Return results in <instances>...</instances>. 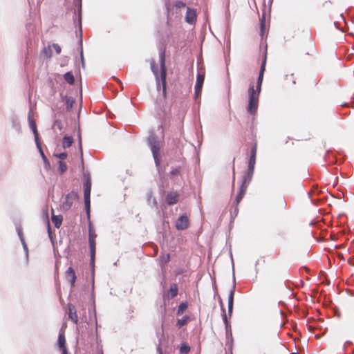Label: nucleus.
Here are the masks:
<instances>
[{
	"instance_id": "nucleus-1",
	"label": "nucleus",
	"mask_w": 354,
	"mask_h": 354,
	"mask_svg": "<svg viewBox=\"0 0 354 354\" xmlns=\"http://www.w3.org/2000/svg\"><path fill=\"white\" fill-rule=\"evenodd\" d=\"M266 55H265L264 59L261 65L256 89H254V86L253 84L250 85L248 89L249 102L248 105V111L252 115L256 113L258 109L259 97L261 90V85L263 82L264 72L266 70Z\"/></svg>"
},
{
	"instance_id": "nucleus-2",
	"label": "nucleus",
	"mask_w": 354,
	"mask_h": 354,
	"mask_svg": "<svg viewBox=\"0 0 354 354\" xmlns=\"http://www.w3.org/2000/svg\"><path fill=\"white\" fill-rule=\"evenodd\" d=\"M96 237H97V234L95 232L93 224L91 223V222H89V223H88V243H89L91 261H94V259H95Z\"/></svg>"
},
{
	"instance_id": "nucleus-3",
	"label": "nucleus",
	"mask_w": 354,
	"mask_h": 354,
	"mask_svg": "<svg viewBox=\"0 0 354 354\" xmlns=\"http://www.w3.org/2000/svg\"><path fill=\"white\" fill-rule=\"evenodd\" d=\"M79 196L75 192H71L65 196L64 201L61 205V207L63 210L67 211L69 210L73 203L77 201Z\"/></svg>"
},
{
	"instance_id": "nucleus-4",
	"label": "nucleus",
	"mask_w": 354,
	"mask_h": 354,
	"mask_svg": "<svg viewBox=\"0 0 354 354\" xmlns=\"http://www.w3.org/2000/svg\"><path fill=\"white\" fill-rule=\"evenodd\" d=\"M257 151V145L254 144L250 151V156L248 162V176H251L253 174L254 166L256 164V156Z\"/></svg>"
},
{
	"instance_id": "nucleus-5",
	"label": "nucleus",
	"mask_w": 354,
	"mask_h": 354,
	"mask_svg": "<svg viewBox=\"0 0 354 354\" xmlns=\"http://www.w3.org/2000/svg\"><path fill=\"white\" fill-rule=\"evenodd\" d=\"M251 178H252L251 176H248V178L246 177L244 178V179L242 182V184L239 188V193L235 199L236 203L237 205L241 202V201L245 196L246 190H247L248 185L249 182L250 181Z\"/></svg>"
},
{
	"instance_id": "nucleus-6",
	"label": "nucleus",
	"mask_w": 354,
	"mask_h": 354,
	"mask_svg": "<svg viewBox=\"0 0 354 354\" xmlns=\"http://www.w3.org/2000/svg\"><path fill=\"white\" fill-rule=\"evenodd\" d=\"M149 146L155 160L156 165L160 164V160L158 158V153L160 151V145L159 142L153 138L149 140Z\"/></svg>"
},
{
	"instance_id": "nucleus-7",
	"label": "nucleus",
	"mask_w": 354,
	"mask_h": 354,
	"mask_svg": "<svg viewBox=\"0 0 354 354\" xmlns=\"http://www.w3.org/2000/svg\"><path fill=\"white\" fill-rule=\"evenodd\" d=\"M176 227L178 230H184L189 226V219L188 216L184 214L181 215L176 221Z\"/></svg>"
},
{
	"instance_id": "nucleus-8",
	"label": "nucleus",
	"mask_w": 354,
	"mask_h": 354,
	"mask_svg": "<svg viewBox=\"0 0 354 354\" xmlns=\"http://www.w3.org/2000/svg\"><path fill=\"white\" fill-rule=\"evenodd\" d=\"M205 80V73H198L196 77V82L195 85V97L198 98L201 93L203 82Z\"/></svg>"
},
{
	"instance_id": "nucleus-9",
	"label": "nucleus",
	"mask_w": 354,
	"mask_h": 354,
	"mask_svg": "<svg viewBox=\"0 0 354 354\" xmlns=\"http://www.w3.org/2000/svg\"><path fill=\"white\" fill-rule=\"evenodd\" d=\"M68 318L75 324L78 323V317L77 315L76 308L74 305L71 304H68Z\"/></svg>"
},
{
	"instance_id": "nucleus-10",
	"label": "nucleus",
	"mask_w": 354,
	"mask_h": 354,
	"mask_svg": "<svg viewBox=\"0 0 354 354\" xmlns=\"http://www.w3.org/2000/svg\"><path fill=\"white\" fill-rule=\"evenodd\" d=\"M196 21V12L194 9H192L190 8H187L186 16H185V21L188 24H194Z\"/></svg>"
},
{
	"instance_id": "nucleus-11",
	"label": "nucleus",
	"mask_w": 354,
	"mask_h": 354,
	"mask_svg": "<svg viewBox=\"0 0 354 354\" xmlns=\"http://www.w3.org/2000/svg\"><path fill=\"white\" fill-rule=\"evenodd\" d=\"M66 279L71 283V286H73L76 280V275L74 269L69 267L65 272Z\"/></svg>"
},
{
	"instance_id": "nucleus-12",
	"label": "nucleus",
	"mask_w": 354,
	"mask_h": 354,
	"mask_svg": "<svg viewBox=\"0 0 354 354\" xmlns=\"http://www.w3.org/2000/svg\"><path fill=\"white\" fill-rule=\"evenodd\" d=\"M179 199V194L177 192H171L166 196V202L168 205L176 204Z\"/></svg>"
},
{
	"instance_id": "nucleus-13",
	"label": "nucleus",
	"mask_w": 354,
	"mask_h": 354,
	"mask_svg": "<svg viewBox=\"0 0 354 354\" xmlns=\"http://www.w3.org/2000/svg\"><path fill=\"white\" fill-rule=\"evenodd\" d=\"M30 129H32V131L34 133L35 139V142L37 143V145L38 146V147H39V133H38V131H37V125H36V124H35V122L34 121L32 120V121L30 122ZM39 149H41V148H39ZM40 151H41V153L42 156L44 158H46L45 156H44V153L42 151V150L40 149Z\"/></svg>"
},
{
	"instance_id": "nucleus-14",
	"label": "nucleus",
	"mask_w": 354,
	"mask_h": 354,
	"mask_svg": "<svg viewBox=\"0 0 354 354\" xmlns=\"http://www.w3.org/2000/svg\"><path fill=\"white\" fill-rule=\"evenodd\" d=\"M160 68H161V80L163 84H165L167 70L165 67V59L164 53L162 54L160 57Z\"/></svg>"
},
{
	"instance_id": "nucleus-15",
	"label": "nucleus",
	"mask_w": 354,
	"mask_h": 354,
	"mask_svg": "<svg viewBox=\"0 0 354 354\" xmlns=\"http://www.w3.org/2000/svg\"><path fill=\"white\" fill-rule=\"evenodd\" d=\"M91 191V181L90 178H87L84 184V199H90Z\"/></svg>"
},
{
	"instance_id": "nucleus-16",
	"label": "nucleus",
	"mask_w": 354,
	"mask_h": 354,
	"mask_svg": "<svg viewBox=\"0 0 354 354\" xmlns=\"http://www.w3.org/2000/svg\"><path fill=\"white\" fill-rule=\"evenodd\" d=\"M51 214H52V217H51L52 222L53 223L54 225L57 228H59L62 223V221H63L62 216V215H55L53 209H51Z\"/></svg>"
},
{
	"instance_id": "nucleus-17",
	"label": "nucleus",
	"mask_w": 354,
	"mask_h": 354,
	"mask_svg": "<svg viewBox=\"0 0 354 354\" xmlns=\"http://www.w3.org/2000/svg\"><path fill=\"white\" fill-rule=\"evenodd\" d=\"M234 291L235 288L233 287L232 289L230 291L228 297V313L230 315H231L232 313Z\"/></svg>"
},
{
	"instance_id": "nucleus-18",
	"label": "nucleus",
	"mask_w": 354,
	"mask_h": 354,
	"mask_svg": "<svg viewBox=\"0 0 354 354\" xmlns=\"http://www.w3.org/2000/svg\"><path fill=\"white\" fill-rule=\"evenodd\" d=\"M178 292V288L176 283H171L169 287V294L170 295H167V299H173L175 297L177 296Z\"/></svg>"
},
{
	"instance_id": "nucleus-19",
	"label": "nucleus",
	"mask_w": 354,
	"mask_h": 354,
	"mask_svg": "<svg viewBox=\"0 0 354 354\" xmlns=\"http://www.w3.org/2000/svg\"><path fill=\"white\" fill-rule=\"evenodd\" d=\"M170 254H162L159 257V264L163 268L170 261Z\"/></svg>"
},
{
	"instance_id": "nucleus-20",
	"label": "nucleus",
	"mask_w": 354,
	"mask_h": 354,
	"mask_svg": "<svg viewBox=\"0 0 354 354\" xmlns=\"http://www.w3.org/2000/svg\"><path fill=\"white\" fill-rule=\"evenodd\" d=\"M58 345L59 348H66V339L64 335V330L61 329L58 336Z\"/></svg>"
},
{
	"instance_id": "nucleus-21",
	"label": "nucleus",
	"mask_w": 354,
	"mask_h": 354,
	"mask_svg": "<svg viewBox=\"0 0 354 354\" xmlns=\"http://www.w3.org/2000/svg\"><path fill=\"white\" fill-rule=\"evenodd\" d=\"M266 32V18L265 15H263L262 17L260 19V35L261 37H263V35Z\"/></svg>"
},
{
	"instance_id": "nucleus-22",
	"label": "nucleus",
	"mask_w": 354,
	"mask_h": 354,
	"mask_svg": "<svg viewBox=\"0 0 354 354\" xmlns=\"http://www.w3.org/2000/svg\"><path fill=\"white\" fill-rule=\"evenodd\" d=\"M64 78L65 81L71 85L73 84L75 82V77L72 72L66 73L64 75Z\"/></svg>"
},
{
	"instance_id": "nucleus-23",
	"label": "nucleus",
	"mask_w": 354,
	"mask_h": 354,
	"mask_svg": "<svg viewBox=\"0 0 354 354\" xmlns=\"http://www.w3.org/2000/svg\"><path fill=\"white\" fill-rule=\"evenodd\" d=\"M189 320L190 317L188 315H185L183 318L178 319L177 320L176 325L178 327L181 328L182 326L186 325Z\"/></svg>"
},
{
	"instance_id": "nucleus-24",
	"label": "nucleus",
	"mask_w": 354,
	"mask_h": 354,
	"mask_svg": "<svg viewBox=\"0 0 354 354\" xmlns=\"http://www.w3.org/2000/svg\"><path fill=\"white\" fill-rule=\"evenodd\" d=\"M73 139L71 136H64L63 138V147L68 148L72 145Z\"/></svg>"
},
{
	"instance_id": "nucleus-25",
	"label": "nucleus",
	"mask_w": 354,
	"mask_h": 354,
	"mask_svg": "<svg viewBox=\"0 0 354 354\" xmlns=\"http://www.w3.org/2000/svg\"><path fill=\"white\" fill-rule=\"evenodd\" d=\"M188 308L187 302H182L178 307L177 315H181Z\"/></svg>"
},
{
	"instance_id": "nucleus-26",
	"label": "nucleus",
	"mask_w": 354,
	"mask_h": 354,
	"mask_svg": "<svg viewBox=\"0 0 354 354\" xmlns=\"http://www.w3.org/2000/svg\"><path fill=\"white\" fill-rule=\"evenodd\" d=\"M41 54H43L45 57L50 59L52 57L51 46H48L46 47H44L41 51Z\"/></svg>"
},
{
	"instance_id": "nucleus-27",
	"label": "nucleus",
	"mask_w": 354,
	"mask_h": 354,
	"mask_svg": "<svg viewBox=\"0 0 354 354\" xmlns=\"http://www.w3.org/2000/svg\"><path fill=\"white\" fill-rule=\"evenodd\" d=\"M53 129L54 131H61L63 129V124L60 120H55L53 124Z\"/></svg>"
},
{
	"instance_id": "nucleus-28",
	"label": "nucleus",
	"mask_w": 354,
	"mask_h": 354,
	"mask_svg": "<svg viewBox=\"0 0 354 354\" xmlns=\"http://www.w3.org/2000/svg\"><path fill=\"white\" fill-rule=\"evenodd\" d=\"M64 100L67 110H70L73 107V105L74 104V100L72 97L66 96L64 97Z\"/></svg>"
},
{
	"instance_id": "nucleus-29",
	"label": "nucleus",
	"mask_w": 354,
	"mask_h": 354,
	"mask_svg": "<svg viewBox=\"0 0 354 354\" xmlns=\"http://www.w3.org/2000/svg\"><path fill=\"white\" fill-rule=\"evenodd\" d=\"M58 165H59V171L60 174H64V172L66 171L68 167H67V165L66 164L65 162L59 160L58 162Z\"/></svg>"
},
{
	"instance_id": "nucleus-30",
	"label": "nucleus",
	"mask_w": 354,
	"mask_h": 354,
	"mask_svg": "<svg viewBox=\"0 0 354 354\" xmlns=\"http://www.w3.org/2000/svg\"><path fill=\"white\" fill-rule=\"evenodd\" d=\"M181 353L187 354L190 351V347L185 343H183L180 347Z\"/></svg>"
},
{
	"instance_id": "nucleus-31",
	"label": "nucleus",
	"mask_w": 354,
	"mask_h": 354,
	"mask_svg": "<svg viewBox=\"0 0 354 354\" xmlns=\"http://www.w3.org/2000/svg\"><path fill=\"white\" fill-rule=\"evenodd\" d=\"M285 79L287 81L291 82L292 84H295V83H296L295 78V76H294L293 73L286 75Z\"/></svg>"
},
{
	"instance_id": "nucleus-32",
	"label": "nucleus",
	"mask_w": 354,
	"mask_h": 354,
	"mask_svg": "<svg viewBox=\"0 0 354 354\" xmlns=\"http://www.w3.org/2000/svg\"><path fill=\"white\" fill-rule=\"evenodd\" d=\"M151 68L153 73H154V75L157 77L158 76V66L156 64L154 61H153L151 63Z\"/></svg>"
},
{
	"instance_id": "nucleus-33",
	"label": "nucleus",
	"mask_w": 354,
	"mask_h": 354,
	"mask_svg": "<svg viewBox=\"0 0 354 354\" xmlns=\"http://www.w3.org/2000/svg\"><path fill=\"white\" fill-rule=\"evenodd\" d=\"M84 203H85V207H86V212H87L88 214H89L90 207H91L90 199H84Z\"/></svg>"
},
{
	"instance_id": "nucleus-34",
	"label": "nucleus",
	"mask_w": 354,
	"mask_h": 354,
	"mask_svg": "<svg viewBox=\"0 0 354 354\" xmlns=\"http://www.w3.org/2000/svg\"><path fill=\"white\" fill-rule=\"evenodd\" d=\"M53 48L55 49V52L57 54H60L61 52H62V49H61V47L59 46V44H53L52 45Z\"/></svg>"
},
{
	"instance_id": "nucleus-35",
	"label": "nucleus",
	"mask_w": 354,
	"mask_h": 354,
	"mask_svg": "<svg viewBox=\"0 0 354 354\" xmlns=\"http://www.w3.org/2000/svg\"><path fill=\"white\" fill-rule=\"evenodd\" d=\"M185 6H186L185 3H184L181 1H178L175 3V6L177 8H185Z\"/></svg>"
},
{
	"instance_id": "nucleus-36",
	"label": "nucleus",
	"mask_w": 354,
	"mask_h": 354,
	"mask_svg": "<svg viewBox=\"0 0 354 354\" xmlns=\"http://www.w3.org/2000/svg\"><path fill=\"white\" fill-rule=\"evenodd\" d=\"M57 158L61 159V160H64L65 158H67V153L66 152H63V153H58V154H55V155Z\"/></svg>"
},
{
	"instance_id": "nucleus-37",
	"label": "nucleus",
	"mask_w": 354,
	"mask_h": 354,
	"mask_svg": "<svg viewBox=\"0 0 354 354\" xmlns=\"http://www.w3.org/2000/svg\"><path fill=\"white\" fill-rule=\"evenodd\" d=\"M220 304H221V308H222L223 312V319L225 321H226L227 320V317H226L225 310V308H223V305L222 301H220Z\"/></svg>"
},
{
	"instance_id": "nucleus-38",
	"label": "nucleus",
	"mask_w": 354,
	"mask_h": 354,
	"mask_svg": "<svg viewBox=\"0 0 354 354\" xmlns=\"http://www.w3.org/2000/svg\"><path fill=\"white\" fill-rule=\"evenodd\" d=\"M279 203H280V205L281 206V207H283V208H284L286 205V203L283 198H281L279 200Z\"/></svg>"
},
{
	"instance_id": "nucleus-39",
	"label": "nucleus",
	"mask_w": 354,
	"mask_h": 354,
	"mask_svg": "<svg viewBox=\"0 0 354 354\" xmlns=\"http://www.w3.org/2000/svg\"><path fill=\"white\" fill-rule=\"evenodd\" d=\"M179 173V170L178 169H174L171 171V175H177Z\"/></svg>"
},
{
	"instance_id": "nucleus-40",
	"label": "nucleus",
	"mask_w": 354,
	"mask_h": 354,
	"mask_svg": "<svg viewBox=\"0 0 354 354\" xmlns=\"http://www.w3.org/2000/svg\"><path fill=\"white\" fill-rule=\"evenodd\" d=\"M62 351V354H68L67 348H60Z\"/></svg>"
},
{
	"instance_id": "nucleus-41",
	"label": "nucleus",
	"mask_w": 354,
	"mask_h": 354,
	"mask_svg": "<svg viewBox=\"0 0 354 354\" xmlns=\"http://www.w3.org/2000/svg\"><path fill=\"white\" fill-rule=\"evenodd\" d=\"M183 272V270H177L176 271V275H179V274H181Z\"/></svg>"
},
{
	"instance_id": "nucleus-42",
	"label": "nucleus",
	"mask_w": 354,
	"mask_h": 354,
	"mask_svg": "<svg viewBox=\"0 0 354 354\" xmlns=\"http://www.w3.org/2000/svg\"><path fill=\"white\" fill-rule=\"evenodd\" d=\"M157 351H158V353H159V354H163V353H162V348H161L160 346H158V347L157 348Z\"/></svg>"
},
{
	"instance_id": "nucleus-43",
	"label": "nucleus",
	"mask_w": 354,
	"mask_h": 354,
	"mask_svg": "<svg viewBox=\"0 0 354 354\" xmlns=\"http://www.w3.org/2000/svg\"><path fill=\"white\" fill-rule=\"evenodd\" d=\"M234 170H235V168H234V166H233V173L234 174ZM234 176H233V182L234 181Z\"/></svg>"
},
{
	"instance_id": "nucleus-44",
	"label": "nucleus",
	"mask_w": 354,
	"mask_h": 354,
	"mask_svg": "<svg viewBox=\"0 0 354 354\" xmlns=\"http://www.w3.org/2000/svg\"><path fill=\"white\" fill-rule=\"evenodd\" d=\"M100 354H104V353H103V351H102V349H100Z\"/></svg>"
},
{
	"instance_id": "nucleus-45",
	"label": "nucleus",
	"mask_w": 354,
	"mask_h": 354,
	"mask_svg": "<svg viewBox=\"0 0 354 354\" xmlns=\"http://www.w3.org/2000/svg\"><path fill=\"white\" fill-rule=\"evenodd\" d=\"M339 257L343 259V255L342 254H339Z\"/></svg>"
},
{
	"instance_id": "nucleus-46",
	"label": "nucleus",
	"mask_w": 354,
	"mask_h": 354,
	"mask_svg": "<svg viewBox=\"0 0 354 354\" xmlns=\"http://www.w3.org/2000/svg\"><path fill=\"white\" fill-rule=\"evenodd\" d=\"M342 106H348V105H347V104H342Z\"/></svg>"
},
{
	"instance_id": "nucleus-47",
	"label": "nucleus",
	"mask_w": 354,
	"mask_h": 354,
	"mask_svg": "<svg viewBox=\"0 0 354 354\" xmlns=\"http://www.w3.org/2000/svg\"><path fill=\"white\" fill-rule=\"evenodd\" d=\"M48 229L50 230V223H48Z\"/></svg>"
}]
</instances>
